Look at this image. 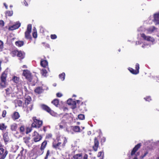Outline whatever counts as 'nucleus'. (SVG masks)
<instances>
[{
  "label": "nucleus",
  "instance_id": "obj_34",
  "mask_svg": "<svg viewBox=\"0 0 159 159\" xmlns=\"http://www.w3.org/2000/svg\"><path fill=\"white\" fill-rule=\"evenodd\" d=\"M17 128V125L16 124L14 123L11 125V129L12 131H15Z\"/></svg>",
  "mask_w": 159,
  "mask_h": 159
},
{
  "label": "nucleus",
  "instance_id": "obj_24",
  "mask_svg": "<svg viewBox=\"0 0 159 159\" xmlns=\"http://www.w3.org/2000/svg\"><path fill=\"white\" fill-rule=\"evenodd\" d=\"M30 139V138L29 137H25L23 138L24 142L28 146H29V145Z\"/></svg>",
  "mask_w": 159,
  "mask_h": 159
},
{
  "label": "nucleus",
  "instance_id": "obj_27",
  "mask_svg": "<svg viewBox=\"0 0 159 159\" xmlns=\"http://www.w3.org/2000/svg\"><path fill=\"white\" fill-rule=\"evenodd\" d=\"M43 90L42 87H38L34 90L35 92L38 94L41 93L43 92Z\"/></svg>",
  "mask_w": 159,
  "mask_h": 159
},
{
  "label": "nucleus",
  "instance_id": "obj_60",
  "mask_svg": "<svg viewBox=\"0 0 159 159\" xmlns=\"http://www.w3.org/2000/svg\"><path fill=\"white\" fill-rule=\"evenodd\" d=\"M59 127H60V129H62L63 128V125H59Z\"/></svg>",
  "mask_w": 159,
  "mask_h": 159
},
{
  "label": "nucleus",
  "instance_id": "obj_57",
  "mask_svg": "<svg viewBox=\"0 0 159 159\" xmlns=\"http://www.w3.org/2000/svg\"><path fill=\"white\" fill-rule=\"evenodd\" d=\"M147 154H148V152H146L145 153H144V155L142 156V158H143L144 157L147 155Z\"/></svg>",
  "mask_w": 159,
  "mask_h": 159
},
{
  "label": "nucleus",
  "instance_id": "obj_25",
  "mask_svg": "<svg viewBox=\"0 0 159 159\" xmlns=\"http://www.w3.org/2000/svg\"><path fill=\"white\" fill-rule=\"evenodd\" d=\"M3 138L4 141L5 142H8L9 140L8 133L7 132H6L3 134Z\"/></svg>",
  "mask_w": 159,
  "mask_h": 159
},
{
  "label": "nucleus",
  "instance_id": "obj_10",
  "mask_svg": "<svg viewBox=\"0 0 159 159\" xmlns=\"http://www.w3.org/2000/svg\"><path fill=\"white\" fill-rule=\"evenodd\" d=\"M23 75L27 80L30 81H31V74L30 71L27 70H24L23 72Z\"/></svg>",
  "mask_w": 159,
  "mask_h": 159
},
{
  "label": "nucleus",
  "instance_id": "obj_23",
  "mask_svg": "<svg viewBox=\"0 0 159 159\" xmlns=\"http://www.w3.org/2000/svg\"><path fill=\"white\" fill-rule=\"evenodd\" d=\"M12 117L13 120L17 119L20 117L19 114L18 112H15L12 115Z\"/></svg>",
  "mask_w": 159,
  "mask_h": 159
},
{
  "label": "nucleus",
  "instance_id": "obj_19",
  "mask_svg": "<svg viewBox=\"0 0 159 159\" xmlns=\"http://www.w3.org/2000/svg\"><path fill=\"white\" fill-rule=\"evenodd\" d=\"M67 103L69 105H73L74 108L76 107V101L73 100L71 99H68L67 101Z\"/></svg>",
  "mask_w": 159,
  "mask_h": 159
},
{
  "label": "nucleus",
  "instance_id": "obj_32",
  "mask_svg": "<svg viewBox=\"0 0 159 159\" xmlns=\"http://www.w3.org/2000/svg\"><path fill=\"white\" fill-rule=\"evenodd\" d=\"M47 71L45 69H43L41 70V73L42 76L44 77H46L47 76Z\"/></svg>",
  "mask_w": 159,
  "mask_h": 159
},
{
  "label": "nucleus",
  "instance_id": "obj_20",
  "mask_svg": "<svg viewBox=\"0 0 159 159\" xmlns=\"http://www.w3.org/2000/svg\"><path fill=\"white\" fill-rule=\"evenodd\" d=\"M25 106L29 105L30 102L31 100V98L29 96H26L25 98Z\"/></svg>",
  "mask_w": 159,
  "mask_h": 159
},
{
  "label": "nucleus",
  "instance_id": "obj_8",
  "mask_svg": "<svg viewBox=\"0 0 159 159\" xmlns=\"http://www.w3.org/2000/svg\"><path fill=\"white\" fill-rule=\"evenodd\" d=\"M22 149L19 154L18 155L16 159H25L26 157V154L27 152L26 150L22 148Z\"/></svg>",
  "mask_w": 159,
  "mask_h": 159
},
{
  "label": "nucleus",
  "instance_id": "obj_21",
  "mask_svg": "<svg viewBox=\"0 0 159 159\" xmlns=\"http://www.w3.org/2000/svg\"><path fill=\"white\" fill-rule=\"evenodd\" d=\"M41 66L43 67H46L48 65V62L46 60H43L41 59L40 61Z\"/></svg>",
  "mask_w": 159,
  "mask_h": 159
},
{
  "label": "nucleus",
  "instance_id": "obj_6",
  "mask_svg": "<svg viewBox=\"0 0 159 159\" xmlns=\"http://www.w3.org/2000/svg\"><path fill=\"white\" fill-rule=\"evenodd\" d=\"M33 120L34 122L31 125L32 127L39 128L42 126L43 124L42 121L38 120L36 117H33Z\"/></svg>",
  "mask_w": 159,
  "mask_h": 159
},
{
  "label": "nucleus",
  "instance_id": "obj_30",
  "mask_svg": "<svg viewBox=\"0 0 159 159\" xmlns=\"http://www.w3.org/2000/svg\"><path fill=\"white\" fill-rule=\"evenodd\" d=\"M7 126L4 123L0 124V129L3 131L6 130Z\"/></svg>",
  "mask_w": 159,
  "mask_h": 159
},
{
  "label": "nucleus",
  "instance_id": "obj_43",
  "mask_svg": "<svg viewBox=\"0 0 159 159\" xmlns=\"http://www.w3.org/2000/svg\"><path fill=\"white\" fill-rule=\"evenodd\" d=\"M104 157V153L103 152H98V157Z\"/></svg>",
  "mask_w": 159,
  "mask_h": 159
},
{
  "label": "nucleus",
  "instance_id": "obj_22",
  "mask_svg": "<svg viewBox=\"0 0 159 159\" xmlns=\"http://www.w3.org/2000/svg\"><path fill=\"white\" fill-rule=\"evenodd\" d=\"M25 53L24 52L21 51H18L17 56L18 57H20L21 59H23L25 57Z\"/></svg>",
  "mask_w": 159,
  "mask_h": 159
},
{
  "label": "nucleus",
  "instance_id": "obj_63",
  "mask_svg": "<svg viewBox=\"0 0 159 159\" xmlns=\"http://www.w3.org/2000/svg\"><path fill=\"white\" fill-rule=\"evenodd\" d=\"M76 102H77V103H80V100H77L76 101Z\"/></svg>",
  "mask_w": 159,
  "mask_h": 159
},
{
  "label": "nucleus",
  "instance_id": "obj_28",
  "mask_svg": "<svg viewBox=\"0 0 159 159\" xmlns=\"http://www.w3.org/2000/svg\"><path fill=\"white\" fill-rule=\"evenodd\" d=\"M14 102L15 103L16 107L17 106H22V102L21 101L18 99H16L14 101Z\"/></svg>",
  "mask_w": 159,
  "mask_h": 159
},
{
  "label": "nucleus",
  "instance_id": "obj_40",
  "mask_svg": "<svg viewBox=\"0 0 159 159\" xmlns=\"http://www.w3.org/2000/svg\"><path fill=\"white\" fill-rule=\"evenodd\" d=\"M18 52V51L14 50L12 51L11 52V54L13 57H14L16 55L17 56Z\"/></svg>",
  "mask_w": 159,
  "mask_h": 159
},
{
  "label": "nucleus",
  "instance_id": "obj_29",
  "mask_svg": "<svg viewBox=\"0 0 159 159\" xmlns=\"http://www.w3.org/2000/svg\"><path fill=\"white\" fill-rule=\"evenodd\" d=\"M16 45L19 47H20L23 46L24 44V42L23 41H17L15 42Z\"/></svg>",
  "mask_w": 159,
  "mask_h": 159
},
{
  "label": "nucleus",
  "instance_id": "obj_14",
  "mask_svg": "<svg viewBox=\"0 0 159 159\" xmlns=\"http://www.w3.org/2000/svg\"><path fill=\"white\" fill-rule=\"evenodd\" d=\"M157 30V28L154 26H151L146 30V32L148 34H151Z\"/></svg>",
  "mask_w": 159,
  "mask_h": 159
},
{
  "label": "nucleus",
  "instance_id": "obj_42",
  "mask_svg": "<svg viewBox=\"0 0 159 159\" xmlns=\"http://www.w3.org/2000/svg\"><path fill=\"white\" fill-rule=\"evenodd\" d=\"M78 118L80 120H84V116L83 114H80L78 116Z\"/></svg>",
  "mask_w": 159,
  "mask_h": 159
},
{
  "label": "nucleus",
  "instance_id": "obj_47",
  "mask_svg": "<svg viewBox=\"0 0 159 159\" xmlns=\"http://www.w3.org/2000/svg\"><path fill=\"white\" fill-rule=\"evenodd\" d=\"M7 113L6 111L5 110H4L3 111L2 113V116L4 118L6 116V115Z\"/></svg>",
  "mask_w": 159,
  "mask_h": 159
},
{
  "label": "nucleus",
  "instance_id": "obj_15",
  "mask_svg": "<svg viewBox=\"0 0 159 159\" xmlns=\"http://www.w3.org/2000/svg\"><path fill=\"white\" fill-rule=\"evenodd\" d=\"M47 143L46 140H44L41 144L40 148V154H42L44 152V150L45 148Z\"/></svg>",
  "mask_w": 159,
  "mask_h": 159
},
{
  "label": "nucleus",
  "instance_id": "obj_62",
  "mask_svg": "<svg viewBox=\"0 0 159 159\" xmlns=\"http://www.w3.org/2000/svg\"><path fill=\"white\" fill-rule=\"evenodd\" d=\"M31 131V130L30 129H29L28 130V129H27V131L26 133L27 134L28 133L30 132Z\"/></svg>",
  "mask_w": 159,
  "mask_h": 159
},
{
  "label": "nucleus",
  "instance_id": "obj_3",
  "mask_svg": "<svg viewBox=\"0 0 159 159\" xmlns=\"http://www.w3.org/2000/svg\"><path fill=\"white\" fill-rule=\"evenodd\" d=\"M148 19L149 24H151L153 21L155 24L159 25V12L154 14L153 17L150 16Z\"/></svg>",
  "mask_w": 159,
  "mask_h": 159
},
{
  "label": "nucleus",
  "instance_id": "obj_7",
  "mask_svg": "<svg viewBox=\"0 0 159 159\" xmlns=\"http://www.w3.org/2000/svg\"><path fill=\"white\" fill-rule=\"evenodd\" d=\"M32 25L29 24L27 25L26 30L25 32V37L26 39H32L30 33L31 32Z\"/></svg>",
  "mask_w": 159,
  "mask_h": 159
},
{
  "label": "nucleus",
  "instance_id": "obj_53",
  "mask_svg": "<svg viewBox=\"0 0 159 159\" xmlns=\"http://www.w3.org/2000/svg\"><path fill=\"white\" fill-rule=\"evenodd\" d=\"M52 137V134H49L47 135L46 138L47 139L51 138Z\"/></svg>",
  "mask_w": 159,
  "mask_h": 159
},
{
  "label": "nucleus",
  "instance_id": "obj_41",
  "mask_svg": "<svg viewBox=\"0 0 159 159\" xmlns=\"http://www.w3.org/2000/svg\"><path fill=\"white\" fill-rule=\"evenodd\" d=\"M3 48V42L0 40V51L2 50Z\"/></svg>",
  "mask_w": 159,
  "mask_h": 159
},
{
  "label": "nucleus",
  "instance_id": "obj_38",
  "mask_svg": "<svg viewBox=\"0 0 159 159\" xmlns=\"http://www.w3.org/2000/svg\"><path fill=\"white\" fill-rule=\"evenodd\" d=\"M13 11H6V15L8 16H11L13 15Z\"/></svg>",
  "mask_w": 159,
  "mask_h": 159
},
{
  "label": "nucleus",
  "instance_id": "obj_59",
  "mask_svg": "<svg viewBox=\"0 0 159 159\" xmlns=\"http://www.w3.org/2000/svg\"><path fill=\"white\" fill-rule=\"evenodd\" d=\"M4 6H5V7L6 8V9H7V8H8V6H7L6 5V4L5 3H4Z\"/></svg>",
  "mask_w": 159,
  "mask_h": 159
},
{
  "label": "nucleus",
  "instance_id": "obj_18",
  "mask_svg": "<svg viewBox=\"0 0 159 159\" xmlns=\"http://www.w3.org/2000/svg\"><path fill=\"white\" fill-rule=\"evenodd\" d=\"M26 106V107H24V111L27 113H28L30 111L32 110L33 107V105L32 104H30L28 106L27 105Z\"/></svg>",
  "mask_w": 159,
  "mask_h": 159
},
{
  "label": "nucleus",
  "instance_id": "obj_1",
  "mask_svg": "<svg viewBox=\"0 0 159 159\" xmlns=\"http://www.w3.org/2000/svg\"><path fill=\"white\" fill-rule=\"evenodd\" d=\"M140 36L144 40H147L149 42L148 43H143L142 45V47L143 48L150 47L151 45L155 43V40L153 37L147 36L144 34L141 33L138 34V38H139Z\"/></svg>",
  "mask_w": 159,
  "mask_h": 159
},
{
  "label": "nucleus",
  "instance_id": "obj_50",
  "mask_svg": "<svg viewBox=\"0 0 159 159\" xmlns=\"http://www.w3.org/2000/svg\"><path fill=\"white\" fill-rule=\"evenodd\" d=\"M50 154V152L49 150H48L47 152V154L46 155V156L45 157V159H47L48 158V156Z\"/></svg>",
  "mask_w": 159,
  "mask_h": 159
},
{
  "label": "nucleus",
  "instance_id": "obj_36",
  "mask_svg": "<svg viewBox=\"0 0 159 159\" xmlns=\"http://www.w3.org/2000/svg\"><path fill=\"white\" fill-rule=\"evenodd\" d=\"M52 103L55 106L57 107L59 103V101L58 99H54L52 102Z\"/></svg>",
  "mask_w": 159,
  "mask_h": 159
},
{
  "label": "nucleus",
  "instance_id": "obj_12",
  "mask_svg": "<svg viewBox=\"0 0 159 159\" xmlns=\"http://www.w3.org/2000/svg\"><path fill=\"white\" fill-rule=\"evenodd\" d=\"M8 152L7 150L3 148H0V159H4Z\"/></svg>",
  "mask_w": 159,
  "mask_h": 159
},
{
  "label": "nucleus",
  "instance_id": "obj_16",
  "mask_svg": "<svg viewBox=\"0 0 159 159\" xmlns=\"http://www.w3.org/2000/svg\"><path fill=\"white\" fill-rule=\"evenodd\" d=\"M141 146L140 143H139L136 145L135 147L133 148L131 152V155L133 156L135 154L136 152L140 148Z\"/></svg>",
  "mask_w": 159,
  "mask_h": 159
},
{
  "label": "nucleus",
  "instance_id": "obj_61",
  "mask_svg": "<svg viewBox=\"0 0 159 159\" xmlns=\"http://www.w3.org/2000/svg\"><path fill=\"white\" fill-rule=\"evenodd\" d=\"M2 63V62L1 61H0V71L1 70H2V68L1 67V63Z\"/></svg>",
  "mask_w": 159,
  "mask_h": 159
},
{
  "label": "nucleus",
  "instance_id": "obj_13",
  "mask_svg": "<svg viewBox=\"0 0 159 159\" xmlns=\"http://www.w3.org/2000/svg\"><path fill=\"white\" fill-rule=\"evenodd\" d=\"M20 26V23L19 22H17L13 25L10 26L8 28L9 30H13L18 29Z\"/></svg>",
  "mask_w": 159,
  "mask_h": 159
},
{
  "label": "nucleus",
  "instance_id": "obj_31",
  "mask_svg": "<svg viewBox=\"0 0 159 159\" xmlns=\"http://www.w3.org/2000/svg\"><path fill=\"white\" fill-rule=\"evenodd\" d=\"M73 129L74 131L76 132H81L80 127L78 126H74Z\"/></svg>",
  "mask_w": 159,
  "mask_h": 159
},
{
  "label": "nucleus",
  "instance_id": "obj_45",
  "mask_svg": "<svg viewBox=\"0 0 159 159\" xmlns=\"http://www.w3.org/2000/svg\"><path fill=\"white\" fill-rule=\"evenodd\" d=\"M15 136L16 138H18L21 137V135L18 132H16V133L15 134Z\"/></svg>",
  "mask_w": 159,
  "mask_h": 159
},
{
  "label": "nucleus",
  "instance_id": "obj_64",
  "mask_svg": "<svg viewBox=\"0 0 159 159\" xmlns=\"http://www.w3.org/2000/svg\"><path fill=\"white\" fill-rule=\"evenodd\" d=\"M66 131L67 132H68V133H69V130H68V128H66Z\"/></svg>",
  "mask_w": 159,
  "mask_h": 159
},
{
  "label": "nucleus",
  "instance_id": "obj_5",
  "mask_svg": "<svg viewBox=\"0 0 159 159\" xmlns=\"http://www.w3.org/2000/svg\"><path fill=\"white\" fill-rule=\"evenodd\" d=\"M64 143L62 145H61V142H59L57 143L53 142L52 144V146L53 148L56 149H58L61 150L62 148H64L65 146V144L66 143V138H64Z\"/></svg>",
  "mask_w": 159,
  "mask_h": 159
},
{
  "label": "nucleus",
  "instance_id": "obj_11",
  "mask_svg": "<svg viewBox=\"0 0 159 159\" xmlns=\"http://www.w3.org/2000/svg\"><path fill=\"white\" fill-rule=\"evenodd\" d=\"M74 159H88V155L87 154L83 155L82 153L76 154L73 156Z\"/></svg>",
  "mask_w": 159,
  "mask_h": 159
},
{
  "label": "nucleus",
  "instance_id": "obj_52",
  "mask_svg": "<svg viewBox=\"0 0 159 159\" xmlns=\"http://www.w3.org/2000/svg\"><path fill=\"white\" fill-rule=\"evenodd\" d=\"M57 96L58 97H61L62 96V94L60 93H57L56 94Z\"/></svg>",
  "mask_w": 159,
  "mask_h": 159
},
{
  "label": "nucleus",
  "instance_id": "obj_44",
  "mask_svg": "<svg viewBox=\"0 0 159 159\" xmlns=\"http://www.w3.org/2000/svg\"><path fill=\"white\" fill-rule=\"evenodd\" d=\"M128 69H129V70L130 71V72H131L132 73L134 74H135V70L133 69L132 68H129Z\"/></svg>",
  "mask_w": 159,
  "mask_h": 159
},
{
  "label": "nucleus",
  "instance_id": "obj_55",
  "mask_svg": "<svg viewBox=\"0 0 159 159\" xmlns=\"http://www.w3.org/2000/svg\"><path fill=\"white\" fill-rule=\"evenodd\" d=\"M141 44V41H136V45H140V44Z\"/></svg>",
  "mask_w": 159,
  "mask_h": 159
},
{
  "label": "nucleus",
  "instance_id": "obj_48",
  "mask_svg": "<svg viewBox=\"0 0 159 159\" xmlns=\"http://www.w3.org/2000/svg\"><path fill=\"white\" fill-rule=\"evenodd\" d=\"M144 99L146 100V101H149L151 100V97L150 96L147 97L145 98H144Z\"/></svg>",
  "mask_w": 159,
  "mask_h": 159
},
{
  "label": "nucleus",
  "instance_id": "obj_26",
  "mask_svg": "<svg viewBox=\"0 0 159 159\" xmlns=\"http://www.w3.org/2000/svg\"><path fill=\"white\" fill-rule=\"evenodd\" d=\"M12 80L13 81L16 83V84H18V85H19L20 79L19 77L16 76H14L13 77Z\"/></svg>",
  "mask_w": 159,
  "mask_h": 159
},
{
  "label": "nucleus",
  "instance_id": "obj_49",
  "mask_svg": "<svg viewBox=\"0 0 159 159\" xmlns=\"http://www.w3.org/2000/svg\"><path fill=\"white\" fill-rule=\"evenodd\" d=\"M33 37L34 38H36L37 37V32H34L33 33Z\"/></svg>",
  "mask_w": 159,
  "mask_h": 159
},
{
  "label": "nucleus",
  "instance_id": "obj_54",
  "mask_svg": "<svg viewBox=\"0 0 159 159\" xmlns=\"http://www.w3.org/2000/svg\"><path fill=\"white\" fill-rule=\"evenodd\" d=\"M0 25H1L2 26L4 25V23L3 20L0 21Z\"/></svg>",
  "mask_w": 159,
  "mask_h": 159
},
{
  "label": "nucleus",
  "instance_id": "obj_56",
  "mask_svg": "<svg viewBox=\"0 0 159 159\" xmlns=\"http://www.w3.org/2000/svg\"><path fill=\"white\" fill-rule=\"evenodd\" d=\"M5 90H6V93L7 94H9L10 93V92H9V90H10V89H6Z\"/></svg>",
  "mask_w": 159,
  "mask_h": 159
},
{
  "label": "nucleus",
  "instance_id": "obj_17",
  "mask_svg": "<svg viewBox=\"0 0 159 159\" xmlns=\"http://www.w3.org/2000/svg\"><path fill=\"white\" fill-rule=\"evenodd\" d=\"M94 145L93 146V149L95 151H96L99 146V142L96 138L94 139Z\"/></svg>",
  "mask_w": 159,
  "mask_h": 159
},
{
  "label": "nucleus",
  "instance_id": "obj_46",
  "mask_svg": "<svg viewBox=\"0 0 159 159\" xmlns=\"http://www.w3.org/2000/svg\"><path fill=\"white\" fill-rule=\"evenodd\" d=\"M51 38L52 39H54L57 38V36L56 34H51Z\"/></svg>",
  "mask_w": 159,
  "mask_h": 159
},
{
  "label": "nucleus",
  "instance_id": "obj_35",
  "mask_svg": "<svg viewBox=\"0 0 159 159\" xmlns=\"http://www.w3.org/2000/svg\"><path fill=\"white\" fill-rule=\"evenodd\" d=\"M146 30L143 26H141L138 29V31L140 32H146Z\"/></svg>",
  "mask_w": 159,
  "mask_h": 159
},
{
  "label": "nucleus",
  "instance_id": "obj_37",
  "mask_svg": "<svg viewBox=\"0 0 159 159\" xmlns=\"http://www.w3.org/2000/svg\"><path fill=\"white\" fill-rule=\"evenodd\" d=\"M136 70L135 71V74H137L139 73V65L138 63H136L135 66Z\"/></svg>",
  "mask_w": 159,
  "mask_h": 159
},
{
  "label": "nucleus",
  "instance_id": "obj_51",
  "mask_svg": "<svg viewBox=\"0 0 159 159\" xmlns=\"http://www.w3.org/2000/svg\"><path fill=\"white\" fill-rule=\"evenodd\" d=\"M106 140V138L104 137H103L101 139V142L102 143H103L105 142Z\"/></svg>",
  "mask_w": 159,
  "mask_h": 159
},
{
  "label": "nucleus",
  "instance_id": "obj_9",
  "mask_svg": "<svg viewBox=\"0 0 159 159\" xmlns=\"http://www.w3.org/2000/svg\"><path fill=\"white\" fill-rule=\"evenodd\" d=\"M33 137V139L35 142L40 141L42 138V136L39 135L38 132L35 131L34 133Z\"/></svg>",
  "mask_w": 159,
  "mask_h": 159
},
{
  "label": "nucleus",
  "instance_id": "obj_39",
  "mask_svg": "<svg viewBox=\"0 0 159 159\" xmlns=\"http://www.w3.org/2000/svg\"><path fill=\"white\" fill-rule=\"evenodd\" d=\"M20 133L21 134H23L24 133L25 130V127L24 126H22L20 128Z\"/></svg>",
  "mask_w": 159,
  "mask_h": 159
},
{
  "label": "nucleus",
  "instance_id": "obj_33",
  "mask_svg": "<svg viewBox=\"0 0 159 159\" xmlns=\"http://www.w3.org/2000/svg\"><path fill=\"white\" fill-rule=\"evenodd\" d=\"M59 76L61 81H64L65 79V73L63 72L62 73L59 74Z\"/></svg>",
  "mask_w": 159,
  "mask_h": 159
},
{
  "label": "nucleus",
  "instance_id": "obj_58",
  "mask_svg": "<svg viewBox=\"0 0 159 159\" xmlns=\"http://www.w3.org/2000/svg\"><path fill=\"white\" fill-rule=\"evenodd\" d=\"M156 78L157 81L159 83V76H157Z\"/></svg>",
  "mask_w": 159,
  "mask_h": 159
},
{
  "label": "nucleus",
  "instance_id": "obj_2",
  "mask_svg": "<svg viewBox=\"0 0 159 159\" xmlns=\"http://www.w3.org/2000/svg\"><path fill=\"white\" fill-rule=\"evenodd\" d=\"M7 70H6L0 76V88H3L6 87L7 85L6 78L7 76Z\"/></svg>",
  "mask_w": 159,
  "mask_h": 159
},
{
  "label": "nucleus",
  "instance_id": "obj_4",
  "mask_svg": "<svg viewBox=\"0 0 159 159\" xmlns=\"http://www.w3.org/2000/svg\"><path fill=\"white\" fill-rule=\"evenodd\" d=\"M41 107L43 110L49 113L52 116L55 117H58L59 116L58 114L52 110L47 106L44 104H42L41 105Z\"/></svg>",
  "mask_w": 159,
  "mask_h": 159
}]
</instances>
